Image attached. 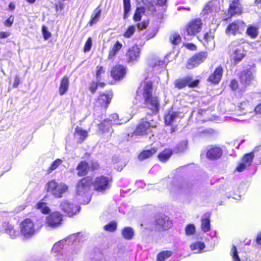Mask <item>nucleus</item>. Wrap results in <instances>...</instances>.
Listing matches in <instances>:
<instances>
[{
	"label": "nucleus",
	"instance_id": "774afa93",
	"mask_svg": "<svg viewBox=\"0 0 261 261\" xmlns=\"http://www.w3.org/2000/svg\"><path fill=\"white\" fill-rule=\"evenodd\" d=\"M170 54L167 55L165 56L164 62L166 63H168L169 62V57Z\"/></svg>",
	"mask_w": 261,
	"mask_h": 261
},
{
	"label": "nucleus",
	"instance_id": "9d476101",
	"mask_svg": "<svg viewBox=\"0 0 261 261\" xmlns=\"http://www.w3.org/2000/svg\"><path fill=\"white\" fill-rule=\"evenodd\" d=\"M61 209L67 215L71 217L79 212L80 207L78 205H74L71 202L64 200L60 204Z\"/></svg>",
	"mask_w": 261,
	"mask_h": 261
},
{
	"label": "nucleus",
	"instance_id": "a878e982",
	"mask_svg": "<svg viewBox=\"0 0 261 261\" xmlns=\"http://www.w3.org/2000/svg\"><path fill=\"white\" fill-rule=\"evenodd\" d=\"M220 8L219 7V3L218 1H213L207 3L204 9V12L206 13L213 12H218Z\"/></svg>",
	"mask_w": 261,
	"mask_h": 261
},
{
	"label": "nucleus",
	"instance_id": "bf43d9fd",
	"mask_svg": "<svg viewBox=\"0 0 261 261\" xmlns=\"http://www.w3.org/2000/svg\"><path fill=\"white\" fill-rule=\"evenodd\" d=\"M230 86L233 90H236L238 87L237 82L236 80L231 81Z\"/></svg>",
	"mask_w": 261,
	"mask_h": 261
},
{
	"label": "nucleus",
	"instance_id": "49530a36",
	"mask_svg": "<svg viewBox=\"0 0 261 261\" xmlns=\"http://www.w3.org/2000/svg\"><path fill=\"white\" fill-rule=\"evenodd\" d=\"M230 255L232 257L233 261H241L240 258L238 255L237 248L235 246H233L231 248Z\"/></svg>",
	"mask_w": 261,
	"mask_h": 261
},
{
	"label": "nucleus",
	"instance_id": "dca6fc26",
	"mask_svg": "<svg viewBox=\"0 0 261 261\" xmlns=\"http://www.w3.org/2000/svg\"><path fill=\"white\" fill-rule=\"evenodd\" d=\"M125 73L126 68L121 65L115 66L111 71V75L116 80H120L123 79Z\"/></svg>",
	"mask_w": 261,
	"mask_h": 261
},
{
	"label": "nucleus",
	"instance_id": "bb28decb",
	"mask_svg": "<svg viewBox=\"0 0 261 261\" xmlns=\"http://www.w3.org/2000/svg\"><path fill=\"white\" fill-rule=\"evenodd\" d=\"M179 113L173 111H169L165 115V123L166 125H170L178 117Z\"/></svg>",
	"mask_w": 261,
	"mask_h": 261
},
{
	"label": "nucleus",
	"instance_id": "cd10ccee",
	"mask_svg": "<svg viewBox=\"0 0 261 261\" xmlns=\"http://www.w3.org/2000/svg\"><path fill=\"white\" fill-rule=\"evenodd\" d=\"M122 44L118 41H117L114 45L110 48L108 59H113L122 48Z\"/></svg>",
	"mask_w": 261,
	"mask_h": 261
},
{
	"label": "nucleus",
	"instance_id": "e433bc0d",
	"mask_svg": "<svg viewBox=\"0 0 261 261\" xmlns=\"http://www.w3.org/2000/svg\"><path fill=\"white\" fill-rule=\"evenodd\" d=\"M64 242V241H61L54 244L51 252L53 254H55V256H58L59 254L63 255L61 253V250L63 247Z\"/></svg>",
	"mask_w": 261,
	"mask_h": 261
},
{
	"label": "nucleus",
	"instance_id": "b1692460",
	"mask_svg": "<svg viewBox=\"0 0 261 261\" xmlns=\"http://www.w3.org/2000/svg\"><path fill=\"white\" fill-rule=\"evenodd\" d=\"M223 69L221 67H218L208 77V81L212 83L217 84L218 83L222 75Z\"/></svg>",
	"mask_w": 261,
	"mask_h": 261
},
{
	"label": "nucleus",
	"instance_id": "052dcab7",
	"mask_svg": "<svg viewBox=\"0 0 261 261\" xmlns=\"http://www.w3.org/2000/svg\"><path fill=\"white\" fill-rule=\"evenodd\" d=\"M166 1L167 0H153V3L160 6H163L165 5L166 3Z\"/></svg>",
	"mask_w": 261,
	"mask_h": 261
},
{
	"label": "nucleus",
	"instance_id": "4d7b16f0",
	"mask_svg": "<svg viewBox=\"0 0 261 261\" xmlns=\"http://www.w3.org/2000/svg\"><path fill=\"white\" fill-rule=\"evenodd\" d=\"M148 25V22L143 21L137 24V28L139 30H143L147 28Z\"/></svg>",
	"mask_w": 261,
	"mask_h": 261
},
{
	"label": "nucleus",
	"instance_id": "2f4dec72",
	"mask_svg": "<svg viewBox=\"0 0 261 261\" xmlns=\"http://www.w3.org/2000/svg\"><path fill=\"white\" fill-rule=\"evenodd\" d=\"M157 151L156 148H152L150 150H144L141 152L138 156V159L140 161L145 160L154 154Z\"/></svg>",
	"mask_w": 261,
	"mask_h": 261
},
{
	"label": "nucleus",
	"instance_id": "2eb2a0df",
	"mask_svg": "<svg viewBox=\"0 0 261 261\" xmlns=\"http://www.w3.org/2000/svg\"><path fill=\"white\" fill-rule=\"evenodd\" d=\"M112 98V94L110 93L100 94L96 101V106L106 108L110 103Z\"/></svg>",
	"mask_w": 261,
	"mask_h": 261
},
{
	"label": "nucleus",
	"instance_id": "f03ea898",
	"mask_svg": "<svg viewBox=\"0 0 261 261\" xmlns=\"http://www.w3.org/2000/svg\"><path fill=\"white\" fill-rule=\"evenodd\" d=\"M92 178L87 176L80 180L77 182L76 187V194L78 196L86 197L87 198V203L90 200L88 193L90 191V187L92 185Z\"/></svg>",
	"mask_w": 261,
	"mask_h": 261
},
{
	"label": "nucleus",
	"instance_id": "864d4df0",
	"mask_svg": "<svg viewBox=\"0 0 261 261\" xmlns=\"http://www.w3.org/2000/svg\"><path fill=\"white\" fill-rule=\"evenodd\" d=\"M142 9L137 8L134 15L133 19L135 21H139L141 19Z\"/></svg>",
	"mask_w": 261,
	"mask_h": 261
},
{
	"label": "nucleus",
	"instance_id": "20e7f679",
	"mask_svg": "<svg viewBox=\"0 0 261 261\" xmlns=\"http://www.w3.org/2000/svg\"><path fill=\"white\" fill-rule=\"evenodd\" d=\"M20 232L25 238H29L37 231L33 220L29 218L22 221L20 224Z\"/></svg>",
	"mask_w": 261,
	"mask_h": 261
},
{
	"label": "nucleus",
	"instance_id": "ea45409f",
	"mask_svg": "<svg viewBox=\"0 0 261 261\" xmlns=\"http://www.w3.org/2000/svg\"><path fill=\"white\" fill-rule=\"evenodd\" d=\"M171 251H163L160 252L157 256V261H164L172 255Z\"/></svg>",
	"mask_w": 261,
	"mask_h": 261
},
{
	"label": "nucleus",
	"instance_id": "393cba45",
	"mask_svg": "<svg viewBox=\"0 0 261 261\" xmlns=\"http://www.w3.org/2000/svg\"><path fill=\"white\" fill-rule=\"evenodd\" d=\"M205 245L202 241H196L190 245V249L194 253H201L204 252Z\"/></svg>",
	"mask_w": 261,
	"mask_h": 261
},
{
	"label": "nucleus",
	"instance_id": "338daca9",
	"mask_svg": "<svg viewBox=\"0 0 261 261\" xmlns=\"http://www.w3.org/2000/svg\"><path fill=\"white\" fill-rule=\"evenodd\" d=\"M9 8L10 10H13L15 8V5L14 3H11L9 5Z\"/></svg>",
	"mask_w": 261,
	"mask_h": 261
},
{
	"label": "nucleus",
	"instance_id": "37998d69",
	"mask_svg": "<svg viewBox=\"0 0 261 261\" xmlns=\"http://www.w3.org/2000/svg\"><path fill=\"white\" fill-rule=\"evenodd\" d=\"M105 73V69L102 66H97L96 73V78L97 81H100L103 77Z\"/></svg>",
	"mask_w": 261,
	"mask_h": 261
},
{
	"label": "nucleus",
	"instance_id": "6e6d98bb",
	"mask_svg": "<svg viewBox=\"0 0 261 261\" xmlns=\"http://www.w3.org/2000/svg\"><path fill=\"white\" fill-rule=\"evenodd\" d=\"M14 17L13 16H10L5 22L4 24L6 27H11L14 22Z\"/></svg>",
	"mask_w": 261,
	"mask_h": 261
},
{
	"label": "nucleus",
	"instance_id": "72a5a7b5",
	"mask_svg": "<svg viewBox=\"0 0 261 261\" xmlns=\"http://www.w3.org/2000/svg\"><path fill=\"white\" fill-rule=\"evenodd\" d=\"M172 154V150L170 149H166L159 154L158 158L161 162H166L169 160Z\"/></svg>",
	"mask_w": 261,
	"mask_h": 261
},
{
	"label": "nucleus",
	"instance_id": "8fccbe9b",
	"mask_svg": "<svg viewBox=\"0 0 261 261\" xmlns=\"http://www.w3.org/2000/svg\"><path fill=\"white\" fill-rule=\"evenodd\" d=\"M186 234L187 236L193 234L195 232V227L193 224L188 225L185 228Z\"/></svg>",
	"mask_w": 261,
	"mask_h": 261
},
{
	"label": "nucleus",
	"instance_id": "5fc2aeb1",
	"mask_svg": "<svg viewBox=\"0 0 261 261\" xmlns=\"http://www.w3.org/2000/svg\"><path fill=\"white\" fill-rule=\"evenodd\" d=\"M43 38L45 40H47L51 37V33L47 31V28L45 26H43L42 28Z\"/></svg>",
	"mask_w": 261,
	"mask_h": 261
},
{
	"label": "nucleus",
	"instance_id": "f3484780",
	"mask_svg": "<svg viewBox=\"0 0 261 261\" xmlns=\"http://www.w3.org/2000/svg\"><path fill=\"white\" fill-rule=\"evenodd\" d=\"M156 223L163 230H167L172 226V222L170 218L165 215L161 216L156 219Z\"/></svg>",
	"mask_w": 261,
	"mask_h": 261
},
{
	"label": "nucleus",
	"instance_id": "7ed1b4c3",
	"mask_svg": "<svg viewBox=\"0 0 261 261\" xmlns=\"http://www.w3.org/2000/svg\"><path fill=\"white\" fill-rule=\"evenodd\" d=\"M46 190L56 198H61L68 189L67 185L63 183H57L55 180L48 182L46 185Z\"/></svg>",
	"mask_w": 261,
	"mask_h": 261
},
{
	"label": "nucleus",
	"instance_id": "4468645a",
	"mask_svg": "<svg viewBox=\"0 0 261 261\" xmlns=\"http://www.w3.org/2000/svg\"><path fill=\"white\" fill-rule=\"evenodd\" d=\"M254 158L253 153H250L245 154L242 160V162L239 164L237 168V170L239 172H242L249 167L252 162Z\"/></svg>",
	"mask_w": 261,
	"mask_h": 261
},
{
	"label": "nucleus",
	"instance_id": "1a4fd4ad",
	"mask_svg": "<svg viewBox=\"0 0 261 261\" xmlns=\"http://www.w3.org/2000/svg\"><path fill=\"white\" fill-rule=\"evenodd\" d=\"M239 44L237 41H233L230 46L231 59L233 60L234 63L240 62L244 57L243 48Z\"/></svg>",
	"mask_w": 261,
	"mask_h": 261
},
{
	"label": "nucleus",
	"instance_id": "aec40b11",
	"mask_svg": "<svg viewBox=\"0 0 261 261\" xmlns=\"http://www.w3.org/2000/svg\"><path fill=\"white\" fill-rule=\"evenodd\" d=\"M88 135V132L82 128L77 126L75 128L74 137L78 142L81 143L85 140Z\"/></svg>",
	"mask_w": 261,
	"mask_h": 261
},
{
	"label": "nucleus",
	"instance_id": "a18cd8bd",
	"mask_svg": "<svg viewBox=\"0 0 261 261\" xmlns=\"http://www.w3.org/2000/svg\"><path fill=\"white\" fill-rule=\"evenodd\" d=\"M170 42L174 45L178 44L181 41V37L179 35L174 33L170 37Z\"/></svg>",
	"mask_w": 261,
	"mask_h": 261
},
{
	"label": "nucleus",
	"instance_id": "423d86ee",
	"mask_svg": "<svg viewBox=\"0 0 261 261\" xmlns=\"http://www.w3.org/2000/svg\"><path fill=\"white\" fill-rule=\"evenodd\" d=\"M207 57V53L205 51H201L195 54L188 59L186 64V68L189 69H192L197 67L204 62Z\"/></svg>",
	"mask_w": 261,
	"mask_h": 261
},
{
	"label": "nucleus",
	"instance_id": "de8ad7c7",
	"mask_svg": "<svg viewBox=\"0 0 261 261\" xmlns=\"http://www.w3.org/2000/svg\"><path fill=\"white\" fill-rule=\"evenodd\" d=\"M124 14V18L127 17V14L129 12L130 9V0H123Z\"/></svg>",
	"mask_w": 261,
	"mask_h": 261
},
{
	"label": "nucleus",
	"instance_id": "69168bd1",
	"mask_svg": "<svg viewBox=\"0 0 261 261\" xmlns=\"http://www.w3.org/2000/svg\"><path fill=\"white\" fill-rule=\"evenodd\" d=\"M19 84V79L18 77L15 79L14 87H16Z\"/></svg>",
	"mask_w": 261,
	"mask_h": 261
},
{
	"label": "nucleus",
	"instance_id": "9b49d317",
	"mask_svg": "<svg viewBox=\"0 0 261 261\" xmlns=\"http://www.w3.org/2000/svg\"><path fill=\"white\" fill-rule=\"evenodd\" d=\"M62 221V216L59 212H54L48 216L46 219L47 226L53 228L60 226Z\"/></svg>",
	"mask_w": 261,
	"mask_h": 261
},
{
	"label": "nucleus",
	"instance_id": "09e8293b",
	"mask_svg": "<svg viewBox=\"0 0 261 261\" xmlns=\"http://www.w3.org/2000/svg\"><path fill=\"white\" fill-rule=\"evenodd\" d=\"M62 163V161L60 159L56 160L50 165V167L48 169L49 172H51L53 171L56 169Z\"/></svg>",
	"mask_w": 261,
	"mask_h": 261
},
{
	"label": "nucleus",
	"instance_id": "473e14b6",
	"mask_svg": "<svg viewBox=\"0 0 261 261\" xmlns=\"http://www.w3.org/2000/svg\"><path fill=\"white\" fill-rule=\"evenodd\" d=\"M122 236L125 240H131L134 236V229L130 227H126L122 229Z\"/></svg>",
	"mask_w": 261,
	"mask_h": 261
},
{
	"label": "nucleus",
	"instance_id": "c9c22d12",
	"mask_svg": "<svg viewBox=\"0 0 261 261\" xmlns=\"http://www.w3.org/2000/svg\"><path fill=\"white\" fill-rule=\"evenodd\" d=\"M201 229L204 232L210 229V216L208 214H205L201 219Z\"/></svg>",
	"mask_w": 261,
	"mask_h": 261
},
{
	"label": "nucleus",
	"instance_id": "f8f14e48",
	"mask_svg": "<svg viewBox=\"0 0 261 261\" xmlns=\"http://www.w3.org/2000/svg\"><path fill=\"white\" fill-rule=\"evenodd\" d=\"M140 56V48L137 44L133 45L130 47L126 54V57L128 62H134L137 61Z\"/></svg>",
	"mask_w": 261,
	"mask_h": 261
},
{
	"label": "nucleus",
	"instance_id": "c756f323",
	"mask_svg": "<svg viewBox=\"0 0 261 261\" xmlns=\"http://www.w3.org/2000/svg\"><path fill=\"white\" fill-rule=\"evenodd\" d=\"M69 79L67 76H64L61 80L59 92L61 95H64L69 88Z\"/></svg>",
	"mask_w": 261,
	"mask_h": 261
},
{
	"label": "nucleus",
	"instance_id": "6e6552de",
	"mask_svg": "<svg viewBox=\"0 0 261 261\" xmlns=\"http://www.w3.org/2000/svg\"><path fill=\"white\" fill-rule=\"evenodd\" d=\"M118 120V115L117 114H112L108 120H105L100 124H99V130L101 133L108 132L111 130V126L112 124H122L128 121V119L124 122H116Z\"/></svg>",
	"mask_w": 261,
	"mask_h": 261
},
{
	"label": "nucleus",
	"instance_id": "7c9ffc66",
	"mask_svg": "<svg viewBox=\"0 0 261 261\" xmlns=\"http://www.w3.org/2000/svg\"><path fill=\"white\" fill-rule=\"evenodd\" d=\"M101 10L99 9V7H98L96 8L93 12V14L91 16L90 21L89 22V24L90 26H92L93 24L97 23L100 19L101 16Z\"/></svg>",
	"mask_w": 261,
	"mask_h": 261
},
{
	"label": "nucleus",
	"instance_id": "412c9836",
	"mask_svg": "<svg viewBox=\"0 0 261 261\" xmlns=\"http://www.w3.org/2000/svg\"><path fill=\"white\" fill-rule=\"evenodd\" d=\"M214 33L211 31L203 34L202 41L206 47L211 48L214 46Z\"/></svg>",
	"mask_w": 261,
	"mask_h": 261
},
{
	"label": "nucleus",
	"instance_id": "4be33fe9",
	"mask_svg": "<svg viewBox=\"0 0 261 261\" xmlns=\"http://www.w3.org/2000/svg\"><path fill=\"white\" fill-rule=\"evenodd\" d=\"M242 12V9L238 0L233 1L229 6L228 14L231 16L240 14Z\"/></svg>",
	"mask_w": 261,
	"mask_h": 261
},
{
	"label": "nucleus",
	"instance_id": "f257e3e1",
	"mask_svg": "<svg viewBox=\"0 0 261 261\" xmlns=\"http://www.w3.org/2000/svg\"><path fill=\"white\" fill-rule=\"evenodd\" d=\"M136 99L143 100L146 107L152 112L157 113L160 108V100L156 95H152V83L150 81L142 83L137 91Z\"/></svg>",
	"mask_w": 261,
	"mask_h": 261
},
{
	"label": "nucleus",
	"instance_id": "6ab92c4d",
	"mask_svg": "<svg viewBox=\"0 0 261 261\" xmlns=\"http://www.w3.org/2000/svg\"><path fill=\"white\" fill-rule=\"evenodd\" d=\"M222 150L218 147H213L210 148L206 152V156L210 160H216L221 157Z\"/></svg>",
	"mask_w": 261,
	"mask_h": 261
},
{
	"label": "nucleus",
	"instance_id": "13d9d810",
	"mask_svg": "<svg viewBox=\"0 0 261 261\" xmlns=\"http://www.w3.org/2000/svg\"><path fill=\"white\" fill-rule=\"evenodd\" d=\"M10 36V33L8 32H0V38L5 39L8 38Z\"/></svg>",
	"mask_w": 261,
	"mask_h": 261
},
{
	"label": "nucleus",
	"instance_id": "603ef678",
	"mask_svg": "<svg viewBox=\"0 0 261 261\" xmlns=\"http://www.w3.org/2000/svg\"><path fill=\"white\" fill-rule=\"evenodd\" d=\"M92 44V38L91 37H89L84 45V52L89 51L91 48Z\"/></svg>",
	"mask_w": 261,
	"mask_h": 261
},
{
	"label": "nucleus",
	"instance_id": "c85d7f7f",
	"mask_svg": "<svg viewBox=\"0 0 261 261\" xmlns=\"http://www.w3.org/2000/svg\"><path fill=\"white\" fill-rule=\"evenodd\" d=\"M253 79V73L251 70H249L243 71L240 76L241 82L246 85L249 84Z\"/></svg>",
	"mask_w": 261,
	"mask_h": 261
},
{
	"label": "nucleus",
	"instance_id": "79ce46f5",
	"mask_svg": "<svg viewBox=\"0 0 261 261\" xmlns=\"http://www.w3.org/2000/svg\"><path fill=\"white\" fill-rule=\"evenodd\" d=\"M136 30V26L134 25H130L126 29L123 36L126 38H129L134 35Z\"/></svg>",
	"mask_w": 261,
	"mask_h": 261
},
{
	"label": "nucleus",
	"instance_id": "a211bd4d",
	"mask_svg": "<svg viewBox=\"0 0 261 261\" xmlns=\"http://www.w3.org/2000/svg\"><path fill=\"white\" fill-rule=\"evenodd\" d=\"M244 23L241 21L234 22L230 24L226 30V33L228 35H236L240 31V28L243 27Z\"/></svg>",
	"mask_w": 261,
	"mask_h": 261
},
{
	"label": "nucleus",
	"instance_id": "3c124183",
	"mask_svg": "<svg viewBox=\"0 0 261 261\" xmlns=\"http://www.w3.org/2000/svg\"><path fill=\"white\" fill-rule=\"evenodd\" d=\"M116 228L117 224L114 222H111L104 226V229L108 231H114L116 229Z\"/></svg>",
	"mask_w": 261,
	"mask_h": 261
},
{
	"label": "nucleus",
	"instance_id": "5701e85b",
	"mask_svg": "<svg viewBox=\"0 0 261 261\" xmlns=\"http://www.w3.org/2000/svg\"><path fill=\"white\" fill-rule=\"evenodd\" d=\"M151 126V125L149 122L143 121L138 125L134 134L137 136H142L146 133V131Z\"/></svg>",
	"mask_w": 261,
	"mask_h": 261
},
{
	"label": "nucleus",
	"instance_id": "680f3d73",
	"mask_svg": "<svg viewBox=\"0 0 261 261\" xmlns=\"http://www.w3.org/2000/svg\"><path fill=\"white\" fill-rule=\"evenodd\" d=\"M187 48L190 50H195L196 49V46L191 43H188L186 45Z\"/></svg>",
	"mask_w": 261,
	"mask_h": 261
},
{
	"label": "nucleus",
	"instance_id": "0eeeda50",
	"mask_svg": "<svg viewBox=\"0 0 261 261\" xmlns=\"http://www.w3.org/2000/svg\"><path fill=\"white\" fill-rule=\"evenodd\" d=\"M202 23L200 19H195L190 21L186 27L184 35L188 36L195 35L202 29Z\"/></svg>",
	"mask_w": 261,
	"mask_h": 261
},
{
	"label": "nucleus",
	"instance_id": "39448f33",
	"mask_svg": "<svg viewBox=\"0 0 261 261\" xmlns=\"http://www.w3.org/2000/svg\"><path fill=\"white\" fill-rule=\"evenodd\" d=\"M111 179L107 176H100L92 180V185L94 190L98 192H103L110 187Z\"/></svg>",
	"mask_w": 261,
	"mask_h": 261
},
{
	"label": "nucleus",
	"instance_id": "0e129e2a",
	"mask_svg": "<svg viewBox=\"0 0 261 261\" xmlns=\"http://www.w3.org/2000/svg\"><path fill=\"white\" fill-rule=\"evenodd\" d=\"M254 110L256 113L261 114V103L257 106Z\"/></svg>",
	"mask_w": 261,
	"mask_h": 261
},
{
	"label": "nucleus",
	"instance_id": "a19ab883",
	"mask_svg": "<svg viewBox=\"0 0 261 261\" xmlns=\"http://www.w3.org/2000/svg\"><path fill=\"white\" fill-rule=\"evenodd\" d=\"M6 232L11 238L14 239L18 235V231L15 230L14 226L12 225H8L6 228Z\"/></svg>",
	"mask_w": 261,
	"mask_h": 261
},
{
	"label": "nucleus",
	"instance_id": "c03bdc74",
	"mask_svg": "<svg viewBox=\"0 0 261 261\" xmlns=\"http://www.w3.org/2000/svg\"><path fill=\"white\" fill-rule=\"evenodd\" d=\"M105 85V84L103 82H101L100 81H97V82H93L90 84L89 89L90 91L94 93L96 92L97 87L99 86L101 87H103Z\"/></svg>",
	"mask_w": 261,
	"mask_h": 261
},
{
	"label": "nucleus",
	"instance_id": "ddd939ff",
	"mask_svg": "<svg viewBox=\"0 0 261 261\" xmlns=\"http://www.w3.org/2000/svg\"><path fill=\"white\" fill-rule=\"evenodd\" d=\"M199 83L198 80L192 81L190 77H186L185 79H179L174 81L175 87L178 89H182L187 85L189 87H194L196 86Z\"/></svg>",
	"mask_w": 261,
	"mask_h": 261
},
{
	"label": "nucleus",
	"instance_id": "58836bf2",
	"mask_svg": "<svg viewBox=\"0 0 261 261\" xmlns=\"http://www.w3.org/2000/svg\"><path fill=\"white\" fill-rule=\"evenodd\" d=\"M246 33L252 38H255L258 35V28L255 26L250 25L248 26L246 31Z\"/></svg>",
	"mask_w": 261,
	"mask_h": 261
},
{
	"label": "nucleus",
	"instance_id": "f704fd0d",
	"mask_svg": "<svg viewBox=\"0 0 261 261\" xmlns=\"http://www.w3.org/2000/svg\"><path fill=\"white\" fill-rule=\"evenodd\" d=\"M88 165L85 162H81L76 168L78 171V175L79 176H84L86 175L88 172Z\"/></svg>",
	"mask_w": 261,
	"mask_h": 261
},
{
	"label": "nucleus",
	"instance_id": "e2e57ef3",
	"mask_svg": "<svg viewBox=\"0 0 261 261\" xmlns=\"http://www.w3.org/2000/svg\"><path fill=\"white\" fill-rule=\"evenodd\" d=\"M256 243L261 245V232H259L256 237Z\"/></svg>",
	"mask_w": 261,
	"mask_h": 261
},
{
	"label": "nucleus",
	"instance_id": "4c0bfd02",
	"mask_svg": "<svg viewBox=\"0 0 261 261\" xmlns=\"http://www.w3.org/2000/svg\"><path fill=\"white\" fill-rule=\"evenodd\" d=\"M35 207L40 210L43 214H47L50 212V208L47 205V204L43 201V200H41L37 203L35 205Z\"/></svg>",
	"mask_w": 261,
	"mask_h": 261
}]
</instances>
